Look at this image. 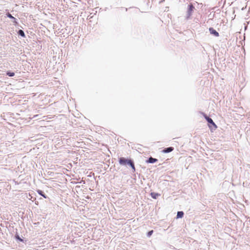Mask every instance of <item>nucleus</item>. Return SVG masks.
Wrapping results in <instances>:
<instances>
[{
  "instance_id": "11",
  "label": "nucleus",
  "mask_w": 250,
  "mask_h": 250,
  "mask_svg": "<svg viewBox=\"0 0 250 250\" xmlns=\"http://www.w3.org/2000/svg\"><path fill=\"white\" fill-rule=\"evenodd\" d=\"M7 16L8 18H10V19H14L15 21H16V19H15L14 17H13L11 15V14H10V13H7ZM15 22L16 23H17V22H16V21H15Z\"/></svg>"
},
{
  "instance_id": "5",
  "label": "nucleus",
  "mask_w": 250,
  "mask_h": 250,
  "mask_svg": "<svg viewBox=\"0 0 250 250\" xmlns=\"http://www.w3.org/2000/svg\"><path fill=\"white\" fill-rule=\"evenodd\" d=\"M173 149H174V148L173 147H169L166 148L162 150V152L165 153H169L170 152L172 151L173 150Z\"/></svg>"
},
{
  "instance_id": "3",
  "label": "nucleus",
  "mask_w": 250,
  "mask_h": 250,
  "mask_svg": "<svg viewBox=\"0 0 250 250\" xmlns=\"http://www.w3.org/2000/svg\"><path fill=\"white\" fill-rule=\"evenodd\" d=\"M194 9V7L193 6L192 4H190L189 5H188L187 12L188 18H189L191 16Z\"/></svg>"
},
{
  "instance_id": "12",
  "label": "nucleus",
  "mask_w": 250,
  "mask_h": 250,
  "mask_svg": "<svg viewBox=\"0 0 250 250\" xmlns=\"http://www.w3.org/2000/svg\"><path fill=\"white\" fill-rule=\"evenodd\" d=\"M7 75H8L10 77H12V76H14V75H15V73L14 72H8L7 73Z\"/></svg>"
},
{
  "instance_id": "2",
  "label": "nucleus",
  "mask_w": 250,
  "mask_h": 250,
  "mask_svg": "<svg viewBox=\"0 0 250 250\" xmlns=\"http://www.w3.org/2000/svg\"><path fill=\"white\" fill-rule=\"evenodd\" d=\"M204 117L208 122L210 124V125H208V127L211 130H215L217 128V126L211 118L208 117L206 114H204Z\"/></svg>"
},
{
  "instance_id": "10",
  "label": "nucleus",
  "mask_w": 250,
  "mask_h": 250,
  "mask_svg": "<svg viewBox=\"0 0 250 250\" xmlns=\"http://www.w3.org/2000/svg\"><path fill=\"white\" fill-rule=\"evenodd\" d=\"M18 33L22 37H25V36L24 32L22 30H20L18 32Z\"/></svg>"
},
{
  "instance_id": "7",
  "label": "nucleus",
  "mask_w": 250,
  "mask_h": 250,
  "mask_svg": "<svg viewBox=\"0 0 250 250\" xmlns=\"http://www.w3.org/2000/svg\"><path fill=\"white\" fill-rule=\"evenodd\" d=\"M150 195L151 197L153 199H157V198L160 195V194L155 192H151Z\"/></svg>"
},
{
  "instance_id": "6",
  "label": "nucleus",
  "mask_w": 250,
  "mask_h": 250,
  "mask_svg": "<svg viewBox=\"0 0 250 250\" xmlns=\"http://www.w3.org/2000/svg\"><path fill=\"white\" fill-rule=\"evenodd\" d=\"M158 161V160L155 158H153L152 157H150L148 160L146 161V162L148 163H154Z\"/></svg>"
},
{
  "instance_id": "8",
  "label": "nucleus",
  "mask_w": 250,
  "mask_h": 250,
  "mask_svg": "<svg viewBox=\"0 0 250 250\" xmlns=\"http://www.w3.org/2000/svg\"><path fill=\"white\" fill-rule=\"evenodd\" d=\"M184 216V212L183 211H178L177 214V218H182Z\"/></svg>"
},
{
  "instance_id": "1",
  "label": "nucleus",
  "mask_w": 250,
  "mask_h": 250,
  "mask_svg": "<svg viewBox=\"0 0 250 250\" xmlns=\"http://www.w3.org/2000/svg\"><path fill=\"white\" fill-rule=\"evenodd\" d=\"M119 163L121 165H125L128 164L131 166L133 171H135V167L133 162L130 160L126 159L124 157L120 158Z\"/></svg>"
},
{
  "instance_id": "9",
  "label": "nucleus",
  "mask_w": 250,
  "mask_h": 250,
  "mask_svg": "<svg viewBox=\"0 0 250 250\" xmlns=\"http://www.w3.org/2000/svg\"><path fill=\"white\" fill-rule=\"evenodd\" d=\"M37 192H38V193L40 195H42V196H43L44 198H47L46 196H45V194H44L43 193V192H42V190H38L37 191Z\"/></svg>"
},
{
  "instance_id": "4",
  "label": "nucleus",
  "mask_w": 250,
  "mask_h": 250,
  "mask_svg": "<svg viewBox=\"0 0 250 250\" xmlns=\"http://www.w3.org/2000/svg\"><path fill=\"white\" fill-rule=\"evenodd\" d=\"M209 30L210 34L214 35L215 36L218 37L219 36V33L213 28H209Z\"/></svg>"
},
{
  "instance_id": "13",
  "label": "nucleus",
  "mask_w": 250,
  "mask_h": 250,
  "mask_svg": "<svg viewBox=\"0 0 250 250\" xmlns=\"http://www.w3.org/2000/svg\"><path fill=\"white\" fill-rule=\"evenodd\" d=\"M153 232V230H151L148 231L147 233V236L148 237H150L152 234Z\"/></svg>"
}]
</instances>
